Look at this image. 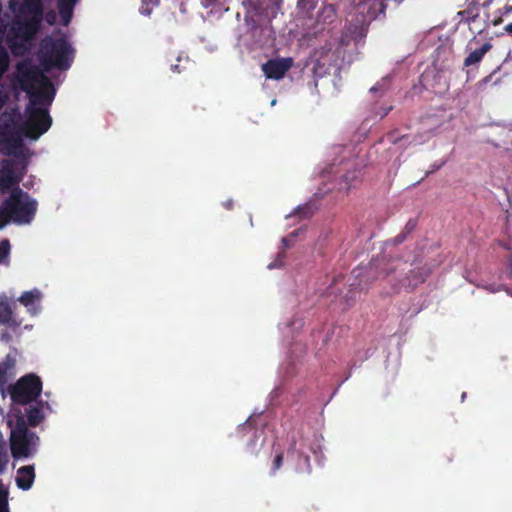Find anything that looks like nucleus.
Wrapping results in <instances>:
<instances>
[{
  "label": "nucleus",
  "instance_id": "f257e3e1",
  "mask_svg": "<svg viewBox=\"0 0 512 512\" xmlns=\"http://www.w3.org/2000/svg\"><path fill=\"white\" fill-rule=\"evenodd\" d=\"M17 87L28 96L25 108L26 120L20 124L5 123L0 126V152L7 156H19L23 151V137L36 140L52 125L48 111L55 98L52 81L30 62L17 65L15 76Z\"/></svg>",
  "mask_w": 512,
  "mask_h": 512
},
{
  "label": "nucleus",
  "instance_id": "f03ea898",
  "mask_svg": "<svg viewBox=\"0 0 512 512\" xmlns=\"http://www.w3.org/2000/svg\"><path fill=\"white\" fill-rule=\"evenodd\" d=\"M43 17L42 0H23L6 36L7 44L14 55L22 56L29 51L31 42L41 28Z\"/></svg>",
  "mask_w": 512,
  "mask_h": 512
},
{
  "label": "nucleus",
  "instance_id": "7ed1b4c3",
  "mask_svg": "<svg viewBox=\"0 0 512 512\" xmlns=\"http://www.w3.org/2000/svg\"><path fill=\"white\" fill-rule=\"evenodd\" d=\"M38 58L44 70L55 68L64 71L72 65L74 50L64 36H46L40 41Z\"/></svg>",
  "mask_w": 512,
  "mask_h": 512
},
{
  "label": "nucleus",
  "instance_id": "20e7f679",
  "mask_svg": "<svg viewBox=\"0 0 512 512\" xmlns=\"http://www.w3.org/2000/svg\"><path fill=\"white\" fill-rule=\"evenodd\" d=\"M38 203L27 192L18 189L5 201L6 223L10 220L16 224H30L35 217Z\"/></svg>",
  "mask_w": 512,
  "mask_h": 512
},
{
  "label": "nucleus",
  "instance_id": "39448f33",
  "mask_svg": "<svg viewBox=\"0 0 512 512\" xmlns=\"http://www.w3.org/2000/svg\"><path fill=\"white\" fill-rule=\"evenodd\" d=\"M39 440L37 434L28 429L24 417H17L10 435V450L13 458H28L33 455L37 450Z\"/></svg>",
  "mask_w": 512,
  "mask_h": 512
},
{
  "label": "nucleus",
  "instance_id": "423d86ee",
  "mask_svg": "<svg viewBox=\"0 0 512 512\" xmlns=\"http://www.w3.org/2000/svg\"><path fill=\"white\" fill-rule=\"evenodd\" d=\"M42 388L41 378L34 373H28L10 385L8 393L13 403L27 405L37 400L41 395Z\"/></svg>",
  "mask_w": 512,
  "mask_h": 512
},
{
  "label": "nucleus",
  "instance_id": "0eeeda50",
  "mask_svg": "<svg viewBox=\"0 0 512 512\" xmlns=\"http://www.w3.org/2000/svg\"><path fill=\"white\" fill-rule=\"evenodd\" d=\"M492 47L490 40L480 43V40L477 37H473L467 44V50L469 53L464 59V66L470 67L480 63L485 54L488 53Z\"/></svg>",
  "mask_w": 512,
  "mask_h": 512
},
{
  "label": "nucleus",
  "instance_id": "6e6552de",
  "mask_svg": "<svg viewBox=\"0 0 512 512\" xmlns=\"http://www.w3.org/2000/svg\"><path fill=\"white\" fill-rule=\"evenodd\" d=\"M292 67L291 58L271 59L262 66V71L269 79H282L286 72Z\"/></svg>",
  "mask_w": 512,
  "mask_h": 512
},
{
  "label": "nucleus",
  "instance_id": "1a4fd4ad",
  "mask_svg": "<svg viewBox=\"0 0 512 512\" xmlns=\"http://www.w3.org/2000/svg\"><path fill=\"white\" fill-rule=\"evenodd\" d=\"M19 179L14 175L13 163L9 160H3L0 163V190L10 188L18 184Z\"/></svg>",
  "mask_w": 512,
  "mask_h": 512
},
{
  "label": "nucleus",
  "instance_id": "9d476101",
  "mask_svg": "<svg viewBox=\"0 0 512 512\" xmlns=\"http://www.w3.org/2000/svg\"><path fill=\"white\" fill-rule=\"evenodd\" d=\"M35 479L34 466H22L17 471L16 483L22 490H29Z\"/></svg>",
  "mask_w": 512,
  "mask_h": 512
},
{
  "label": "nucleus",
  "instance_id": "9b49d317",
  "mask_svg": "<svg viewBox=\"0 0 512 512\" xmlns=\"http://www.w3.org/2000/svg\"><path fill=\"white\" fill-rule=\"evenodd\" d=\"M44 406L49 408L48 403H43L42 401H40L26 409L27 425L31 427H36L42 422V420L44 419Z\"/></svg>",
  "mask_w": 512,
  "mask_h": 512
},
{
  "label": "nucleus",
  "instance_id": "f8f14e48",
  "mask_svg": "<svg viewBox=\"0 0 512 512\" xmlns=\"http://www.w3.org/2000/svg\"><path fill=\"white\" fill-rule=\"evenodd\" d=\"M0 324L17 328L21 322L13 317L12 306L6 299L0 298Z\"/></svg>",
  "mask_w": 512,
  "mask_h": 512
},
{
  "label": "nucleus",
  "instance_id": "ddd939ff",
  "mask_svg": "<svg viewBox=\"0 0 512 512\" xmlns=\"http://www.w3.org/2000/svg\"><path fill=\"white\" fill-rule=\"evenodd\" d=\"M75 4L70 0H58V11L63 25L67 26L70 23Z\"/></svg>",
  "mask_w": 512,
  "mask_h": 512
},
{
  "label": "nucleus",
  "instance_id": "4468645a",
  "mask_svg": "<svg viewBox=\"0 0 512 512\" xmlns=\"http://www.w3.org/2000/svg\"><path fill=\"white\" fill-rule=\"evenodd\" d=\"M429 274L430 270L425 266L410 270L407 275L408 285L417 286L418 284L423 283Z\"/></svg>",
  "mask_w": 512,
  "mask_h": 512
},
{
  "label": "nucleus",
  "instance_id": "2eb2a0df",
  "mask_svg": "<svg viewBox=\"0 0 512 512\" xmlns=\"http://www.w3.org/2000/svg\"><path fill=\"white\" fill-rule=\"evenodd\" d=\"M41 296H42L41 292L37 289H34L31 291L24 292L19 297L18 300L24 306L29 307V306L33 305L36 301H39Z\"/></svg>",
  "mask_w": 512,
  "mask_h": 512
},
{
  "label": "nucleus",
  "instance_id": "dca6fc26",
  "mask_svg": "<svg viewBox=\"0 0 512 512\" xmlns=\"http://www.w3.org/2000/svg\"><path fill=\"white\" fill-rule=\"evenodd\" d=\"M336 16V12L333 5H325L319 11L317 22L332 23Z\"/></svg>",
  "mask_w": 512,
  "mask_h": 512
},
{
  "label": "nucleus",
  "instance_id": "f3484780",
  "mask_svg": "<svg viewBox=\"0 0 512 512\" xmlns=\"http://www.w3.org/2000/svg\"><path fill=\"white\" fill-rule=\"evenodd\" d=\"M458 15L461 17L462 21H465L467 23L474 22L476 18L478 17V9L477 7H468L467 9L460 11Z\"/></svg>",
  "mask_w": 512,
  "mask_h": 512
},
{
  "label": "nucleus",
  "instance_id": "a211bd4d",
  "mask_svg": "<svg viewBox=\"0 0 512 512\" xmlns=\"http://www.w3.org/2000/svg\"><path fill=\"white\" fill-rule=\"evenodd\" d=\"M391 76L388 75V76H385L383 77L380 81H378L372 88H371V91L372 92H386L390 89L391 87Z\"/></svg>",
  "mask_w": 512,
  "mask_h": 512
},
{
  "label": "nucleus",
  "instance_id": "6ab92c4d",
  "mask_svg": "<svg viewBox=\"0 0 512 512\" xmlns=\"http://www.w3.org/2000/svg\"><path fill=\"white\" fill-rule=\"evenodd\" d=\"M10 241L8 239H3L0 241V263H3L10 254Z\"/></svg>",
  "mask_w": 512,
  "mask_h": 512
},
{
  "label": "nucleus",
  "instance_id": "aec40b11",
  "mask_svg": "<svg viewBox=\"0 0 512 512\" xmlns=\"http://www.w3.org/2000/svg\"><path fill=\"white\" fill-rule=\"evenodd\" d=\"M15 364L16 359L9 354L5 357V359L2 362H0V366L4 368L8 373H10L14 369Z\"/></svg>",
  "mask_w": 512,
  "mask_h": 512
},
{
  "label": "nucleus",
  "instance_id": "412c9836",
  "mask_svg": "<svg viewBox=\"0 0 512 512\" xmlns=\"http://www.w3.org/2000/svg\"><path fill=\"white\" fill-rule=\"evenodd\" d=\"M7 463L5 444L0 440V473L4 470Z\"/></svg>",
  "mask_w": 512,
  "mask_h": 512
},
{
  "label": "nucleus",
  "instance_id": "4be33fe9",
  "mask_svg": "<svg viewBox=\"0 0 512 512\" xmlns=\"http://www.w3.org/2000/svg\"><path fill=\"white\" fill-rule=\"evenodd\" d=\"M283 453H278L274 460H273V465H272V473L274 474L278 469H280L282 467V464H283Z\"/></svg>",
  "mask_w": 512,
  "mask_h": 512
},
{
  "label": "nucleus",
  "instance_id": "5701e85b",
  "mask_svg": "<svg viewBox=\"0 0 512 512\" xmlns=\"http://www.w3.org/2000/svg\"><path fill=\"white\" fill-rule=\"evenodd\" d=\"M416 226H417V220L411 218L406 222L402 231H404L406 234L409 235L415 230Z\"/></svg>",
  "mask_w": 512,
  "mask_h": 512
},
{
  "label": "nucleus",
  "instance_id": "b1692460",
  "mask_svg": "<svg viewBox=\"0 0 512 512\" xmlns=\"http://www.w3.org/2000/svg\"><path fill=\"white\" fill-rule=\"evenodd\" d=\"M297 214H300V215H302V217L307 218L312 215L311 207L309 205L299 207L297 209Z\"/></svg>",
  "mask_w": 512,
  "mask_h": 512
},
{
  "label": "nucleus",
  "instance_id": "393cba45",
  "mask_svg": "<svg viewBox=\"0 0 512 512\" xmlns=\"http://www.w3.org/2000/svg\"><path fill=\"white\" fill-rule=\"evenodd\" d=\"M9 373L0 366V390L3 389L8 381Z\"/></svg>",
  "mask_w": 512,
  "mask_h": 512
},
{
  "label": "nucleus",
  "instance_id": "a878e982",
  "mask_svg": "<svg viewBox=\"0 0 512 512\" xmlns=\"http://www.w3.org/2000/svg\"><path fill=\"white\" fill-rule=\"evenodd\" d=\"M407 237H408V234H406L404 231H401L397 236H395L393 238L392 241L395 245H399V244L403 243Z\"/></svg>",
  "mask_w": 512,
  "mask_h": 512
},
{
  "label": "nucleus",
  "instance_id": "bb28decb",
  "mask_svg": "<svg viewBox=\"0 0 512 512\" xmlns=\"http://www.w3.org/2000/svg\"><path fill=\"white\" fill-rule=\"evenodd\" d=\"M0 339L4 343H9L12 340V335L8 331L4 330L0 334Z\"/></svg>",
  "mask_w": 512,
  "mask_h": 512
},
{
  "label": "nucleus",
  "instance_id": "cd10ccee",
  "mask_svg": "<svg viewBox=\"0 0 512 512\" xmlns=\"http://www.w3.org/2000/svg\"><path fill=\"white\" fill-rule=\"evenodd\" d=\"M56 21V15L54 12H49L46 14V22L49 24V25H53Z\"/></svg>",
  "mask_w": 512,
  "mask_h": 512
},
{
  "label": "nucleus",
  "instance_id": "c85d7f7f",
  "mask_svg": "<svg viewBox=\"0 0 512 512\" xmlns=\"http://www.w3.org/2000/svg\"><path fill=\"white\" fill-rule=\"evenodd\" d=\"M219 0H202L201 4L205 8L215 6Z\"/></svg>",
  "mask_w": 512,
  "mask_h": 512
},
{
  "label": "nucleus",
  "instance_id": "c756f323",
  "mask_svg": "<svg viewBox=\"0 0 512 512\" xmlns=\"http://www.w3.org/2000/svg\"><path fill=\"white\" fill-rule=\"evenodd\" d=\"M240 431H247L248 433H251L253 438H255L256 430L251 428L250 426L242 425L239 427Z\"/></svg>",
  "mask_w": 512,
  "mask_h": 512
},
{
  "label": "nucleus",
  "instance_id": "7c9ffc66",
  "mask_svg": "<svg viewBox=\"0 0 512 512\" xmlns=\"http://www.w3.org/2000/svg\"><path fill=\"white\" fill-rule=\"evenodd\" d=\"M316 6V3L314 1L310 0H303V7L308 9H314Z\"/></svg>",
  "mask_w": 512,
  "mask_h": 512
},
{
  "label": "nucleus",
  "instance_id": "2f4dec72",
  "mask_svg": "<svg viewBox=\"0 0 512 512\" xmlns=\"http://www.w3.org/2000/svg\"><path fill=\"white\" fill-rule=\"evenodd\" d=\"M0 512H8L7 500L5 497L0 500Z\"/></svg>",
  "mask_w": 512,
  "mask_h": 512
},
{
  "label": "nucleus",
  "instance_id": "473e14b6",
  "mask_svg": "<svg viewBox=\"0 0 512 512\" xmlns=\"http://www.w3.org/2000/svg\"><path fill=\"white\" fill-rule=\"evenodd\" d=\"M6 224L4 208L0 209V228Z\"/></svg>",
  "mask_w": 512,
  "mask_h": 512
},
{
  "label": "nucleus",
  "instance_id": "72a5a7b5",
  "mask_svg": "<svg viewBox=\"0 0 512 512\" xmlns=\"http://www.w3.org/2000/svg\"><path fill=\"white\" fill-rule=\"evenodd\" d=\"M503 30L505 33H507L508 35L512 36V22L511 23H508L506 24L504 27H503Z\"/></svg>",
  "mask_w": 512,
  "mask_h": 512
},
{
  "label": "nucleus",
  "instance_id": "f704fd0d",
  "mask_svg": "<svg viewBox=\"0 0 512 512\" xmlns=\"http://www.w3.org/2000/svg\"><path fill=\"white\" fill-rule=\"evenodd\" d=\"M282 244L284 246V249H288L291 247V242L287 237L282 238Z\"/></svg>",
  "mask_w": 512,
  "mask_h": 512
},
{
  "label": "nucleus",
  "instance_id": "c9c22d12",
  "mask_svg": "<svg viewBox=\"0 0 512 512\" xmlns=\"http://www.w3.org/2000/svg\"><path fill=\"white\" fill-rule=\"evenodd\" d=\"M508 266L510 268V273L512 274V253L508 257Z\"/></svg>",
  "mask_w": 512,
  "mask_h": 512
},
{
  "label": "nucleus",
  "instance_id": "e433bc0d",
  "mask_svg": "<svg viewBox=\"0 0 512 512\" xmlns=\"http://www.w3.org/2000/svg\"><path fill=\"white\" fill-rule=\"evenodd\" d=\"M512 12V6L511 5H507L505 6L504 8V14H509Z\"/></svg>",
  "mask_w": 512,
  "mask_h": 512
},
{
  "label": "nucleus",
  "instance_id": "4c0bfd02",
  "mask_svg": "<svg viewBox=\"0 0 512 512\" xmlns=\"http://www.w3.org/2000/svg\"><path fill=\"white\" fill-rule=\"evenodd\" d=\"M171 69L173 72H177V73H180L181 70L179 69V65H171Z\"/></svg>",
  "mask_w": 512,
  "mask_h": 512
},
{
  "label": "nucleus",
  "instance_id": "58836bf2",
  "mask_svg": "<svg viewBox=\"0 0 512 512\" xmlns=\"http://www.w3.org/2000/svg\"><path fill=\"white\" fill-rule=\"evenodd\" d=\"M501 22H502V18H501V17H499L498 19L493 20V21H492V24H493L494 26H496V25L500 24Z\"/></svg>",
  "mask_w": 512,
  "mask_h": 512
},
{
  "label": "nucleus",
  "instance_id": "ea45409f",
  "mask_svg": "<svg viewBox=\"0 0 512 512\" xmlns=\"http://www.w3.org/2000/svg\"><path fill=\"white\" fill-rule=\"evenodd\" d=\"M391 109H392V106H390L389 108L385 109L383 114L381 115V117L383 118L384 116H386Z\"/></svg>",
  "mask_w": 512,
  "mask_h": 512
},
{
  "label": "nucleus",
  "instance_id": "a19ab883",
  "mask_svg": "<svg viewBox=\"0 0 512 512\" xmlns=\"http://www.w3.org/2000/svg\"><path fill=\"white\" fill-rule=\"evenodd\" d=\"M279 266H281V264L278 265L276 263H271V264L268 265V268L272 269V268H276V267H279Z\"/></svg>",
  "mask_w": 512,
  "mask_h": 512
},
{
  "label": "nucleus",
  "instance_id": "79ce46f5",
  "mask_svg": "<svg viewBox=\"0 0 512 512\" xmlns=\"http://www.w3.org/2000/svg\"><path fill=\"white\" fill-rule=\"evenodd\" d=\"M141 12H142V14H147V15L149 14V11H147V10H145V11L141 10Z\"/></svg>",
  "mask_w": 512,
  "mask_h": 512
},
{
  "label": "nucleus",
  "instance_id": "37998d69",
  "mask_svg": "<svg viewBox=\"0 0 512 512\" xmlns=\"http://www.w3.org/2000/svg\"><path fill=\"white\" fill-rule=\"evenodd\" d=\"M291 446H292V448H295V446H296L295 441H293V443H292V445H291Z\"/></svg>",
  "mask_w": 512,
  "mask_h": 512
},
{
  "label": "nucleus",
  "instance_id": "c03bdc74",
  "mask_svg": "<svg viewBox=\"0 0 512 512\" xmlns=\"http://www.w3.org/2000/svg\"><path fill=\"white\" fill-rule=\"evenodd\" d=\"M10 8H11V9H14V8H13V2H10Z\"/></svg>",
  "mask_w": 512,
  "mask_h": 512
}]
</instances>
